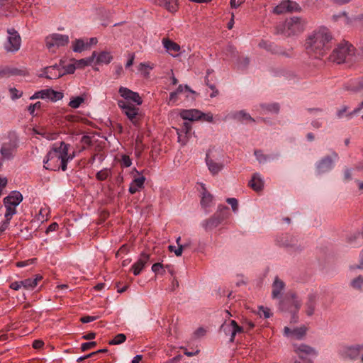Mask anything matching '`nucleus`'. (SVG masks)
I'll use <instances>...</instances> for the list:
<instances>
[{
    "label": "nucleus",
    "instance_id": "obj_1",
    "mask_svg": "<svg viewBox=\"0 0 363 363\" xmlns=\"http://www.w3.org/2000/svg\"><path fill=\"white\" fill-rule=\"evenodd\" d=\"M333 44V38L327 28H320L308 37L306 50L308 55L317 58H323Z\"/></svg>",
    "mask_w": 363,
    "mask_h": 363
},
{
    "label": "nucleus",
    "instance_id": "obj_2",
    "mask_svg": "<svg viewBox=\"0 0 363 363\" xmlns=\"http://www.w3.org/2000/svg\"><path fill=\"white\" fill-rule=\"evenodd\" d=\"M70 145L64 142H60V145L55 147L48 153L43 160L44 167L46 169L56 171L61 169H67V162L74 157V152L69 153Z\"/></svg>",
    "mask_w": 363,
    "mask_h": 363
},
{
    "label": "nucleus",
    "instance_id": "obj_3",
    "mask_svg": "<svg viewBox=\"0 0 363 363\" xmlns=\"http://www.w3.org/2000/svg\"><path fill=\"white\" fill-rule=\"evenodd\" d=\"M354 48L348 43L339 45L330 55V61L340 64L342 62H350L354 57Z\"/></svg>",
    "mask_w": 363,
    "mask_h": 363
},
{
    "label": "nucleus",
    "instance_id": "obj_4",
    "mask_svg": "<svg viewBox=\"0 0 363 363\" xmlns=\"http://www.w3.org/2000/svg\"><path fill=\"white\" fill-rule=\"evenodd\" d=\"M306 21L300 17L294 16L287 19L284 24L277 28V34H283L287 37L298 34L305 29Z\"/></svg>",
    "mask_w": 363,
    "mask_h": 363
},
{
    "label": "nucleus",
    "instance_id": "obj_5",
    "mask_svg": "<svg viewBox=\"0 0 363 363\" xmlns=\"http://www.w3.org/2000/svg\"><path fill=\"white\" fill-rule=\"evenodd\" d=\"M228 216V208L219 206L218 211L211 217L203 220L201 225L206 230H211L221 224Z\"/></svg>",
    "mask_w": 363,
    "mask_h": 363
},
{
    "label": "nucleus",
    "instance_id": "obj_6",
    "mask_svg": "<svg viewBox=\"0 0 363 363\" xmlns=\"http://www.w3.org/2000/svg\"><path fill=\"white\" fill-rule=\"evenodd\" d=\"M23 196L17 191H12L9 196L4 199V204L6 207L5 218L11 220L12 216L16 213V206L22 201Z\"/></svg>",
    "mask_w": 363,
    "mask_h": 363
},
{
    "label": "nucleus",
    "instance_id": "obj_7",
    "mask_svg": "<svg viewBox=\"0 0 363 363\" xmlns=\"http://www.w3.org/2000/svg\"><path fill=\"white\" fill-rule=\"evenodd\" d=\"M339 160L338 154L333 151L330 155H325L315 163V172L318 174L327 173L331 171Z\"/></svg>",
    "mask_w": 363,
    "mask_h": 363
},
{
    "label": "nucleus",
    "instance_id": "obj_8",
    "mask_svg": "<svg viewBox=\"0 0 363 363\" xmlns=\"http://www.w3.org/2000/svg\"><path fill=\"white\" fill-rule=\"evenodd\" d=\"M69 43V37L67 35L53 33L46 37V47L52 52H55L56 49L66 45Z\"/></svg>",
    "mask_w": 363,
    "mask_h": 363
},
{
    "label": "nucleus",
    "instance_id": "obj_9",
    "mask_svg": "<svg viewBox=\"0 0 363 363\" xmlns=\"http://www.w3.org/2000/svg\"><path fill=\"white\" fill-rule=\"evenodd\" d=\"M118 105L121 108L123 113L134 124L137 125L139 115V108L130 102L124 100H118Z\"/></svg>",
    "mask_w": 363,
    "mask_h": 363
},
{
    "label": "nucleus",
    "instance_id": "obj_10",
    "mask_svg": "<svg viewBox=\"0 0 363 363\" xmlns=\"http://www.w3.org/2000/svg\"><path fill=\"white\" fill-rule=\"evenodd\" d=\"M9 36L4 44V48L7 52H16L20 49L21 38L17 31L13 28L8 29Z\"/></svg>",
    "mask_w": 363,
    "mask_h": 363
},
{
    "label": "nucleus",
    "instance_id": "obj_11",
    "mask_svg": "<svg viewBox=\"0 0 363 363\" xmlns=\"http://www.w3.org/2000/svg\"><path fill=\"white\" fill-rule=\"evenodd\" d=\"M294 351L301 359H310L318 355L316 350L306 344H294Z\"/></svg>",
    "mask_w": 363,
    "mask_h": 363
},
{
    "label": "nucleus",
    "instance_id": "obj_12",
    "mask_svg": "<svg viewBox=\"0 0 363 363\" xmlns=\"http://www.w3.org/2000/svg\"><path fill=\"white\" fill-rule=\"evenodd\" d=\"M18 147V143L16 140H9L4 142L0 150L2 160H11L13 158Z\"/></svg>",
    "mask_w": 363,
    "mask_h": 363
},
{
    "label": "nucleus",
    "instance_id": "obj_13",
    "mask_svg": "<svg viewBox=\"0 0 363 363\" xmlns=\"http://www.w3.org/2000/svg\"><path fill=\"white\" fill-rule=\"evenodd\" d=\"M363 351V345L356 344L351 346H346L342 347L340 354L341 357L344 359H349L351 360L357 359L361 352Z\"/></svg>",
    "mask_w": 363,
    "mask_h": 363
},
{
    "label": "nucleus",
    "instance_id": "obj_14",
    "mask_svg": "<svg viewBox=\"0 0 363 363\" xmlns=\"http://www.w3.org/2000/svg\"><path fill=\"white\" fill-rule=\"evenodd\" d=\"M300 10L298 4L293 1L283 0L274 9V13L276 14H282L286 12H294Z\"/></svg>",
    "mask_w": 363,
    "mask_h": 363
},
{
    "label": "nucleus",
    "instance_id": "obj_15",
    "mask_svg": "<svg viewBox=\"0 0 363 363\" xmlns=\"http://www.w3.org/2000/svg\"><path fill=\"white\" fill-rule=\"evenodd\" d=\"M118 93L125 101L134 102L138 106L142 104V99L137 92L133 91L126 87L121 86L118 89Z\"/></svg>",
    "mask_w": 363,
    "mask_h": 363
},
{
    "label": "nucleus",
    "instance_id": "obj_16",
    "mask_svg": "<svg viewBox=\"0 0 363 363\" xmlns=\"http://www.w3.org/2000/svg\"><path fill=\"white\" fill-rule=\"evenodd\" d=\"M221 329L223 330L226 335L230 336V342H233L235 340V337L237 334L243 332V328L239 326L235 320H230L228 324L223 325L221 326Z\"/></svg>",
    "mask_w": 363,
    "mask_h": 363
},
{
    "label": "nucleus",
    "instance_id": "obj_17",
    "mask_svg": "<svg viewBox=\"0 0 363 363\" xmlns=\"http://www.w3.org/2000/svg\"><path fill=\"white\" fill-rule=\"evenodd\" d=\"M150 261H151L150 255L146 252H142L137 262L131 267L133 274L135 276L139 275Z\"/></svg>",
    "mask_w": 363,
    "mask_h": 363
},
{
    "label": "nucleus",
    "instance_id": "obj_18",
    "mask_svg": "<svg viewBox=\"0 0 363 363\" xmlns=\"http://www.w3.org/2000/svg\"><path fill=\"white\" fill-rule=\"evenodd\" d=\"M307 328L301 326L300 328H296L290 329L288 327H285L284 330V334L287 337L291 340H302L306 335Z\"/></svg>",
    "mask_w": 363,
    "mask_h": 363
},
{
    "label": "nucleus",
    "instance_id": "obj_19",
    "mask_svg": "<svg viewBox=\"0 0 363 363\" xmlns=\"http://www.w3.org/2000/svg\"><path fill=\"white\" fill-rule=\"evenodd\" d=\"M191 130L192 126L191 123L187 121L184 122L182 127L177 130L179 143L185 145L191 135Z\"/></svg>",
    "mask_w": 363,
    "mask_h": 363
},
{
    "label": "nucleus",
    "instance_id": "obj_20",
    "mask_svg": "<svg viewBox=\"0 0 363 363\" xmlns=\"http://www.w3.org/2000/svg\"><path fill=\"white\" fill-rule=\"evenodd\" d=\"M134 172L136 173V174L134 176V179L130 183L128 189L131 194H135L139 191V189H142L145 181V177L141 175L136 169H134Z\"/></svg>",
    "mask_w": 363,
    "mask_h": 363
},
{
    "label": "nucleus",
    "instance_id": "obj_21",
    "mask_svg": "<svg viewBox=\"0 0 363 363\" xmlns=\"http://www.w3.org/2000/svg\"><path fill=\"white\" fill-rule=\"evenodd\" d=\"M62 93L56 91L52 89L42 90L35 94V98L48 99L52 101H56L62 98Z\"/></svg>",
    "mask_w": 363,
    "mask_h": 363
},
{
    "label": "nucleus",
    "instance_id": "obj_22",
    "mask_svg": "<svg viewBox=\"0 0 363 363\" xmlns=\"http://www.w3.org/2000/svg\"><path fill=\"white\" fill-rule=\"evenodd\" d=\"M203 113L197 109L182 110L180 116L185 121H194L201 119Z\"/></svg>",
    "mask_w": 363,
    "mask_h": 363
},
{
    "label": "nucleus",
    "instance_id": "obj_23",
    "mask_svg": "<svg viewBox=\"0 0 363 363\" xmlns=\"http://www.w3.org/2000/svg\"><path fill=\"white\" fill-rule=\"evenodd\" d=\"M254 155L256 157L257 160L260 164H265L269 162L274 161L278 160L279 157V154L278 153H271L266 155L264 154L261 150H255Z\"/></svg>",
    "mask_w": 363,
    "mask_h": 363
},
{
    "label": "nucleus",
    "instance_id": "obj_24",
    "mask_svg": "<svg viewBox=\"0 0 363 363\" xmlns=\"http://www.w3.org/2000/svg\"><path fill=\"white\" fill-rule=\"evenodd\" d=\"M285 284L279 277H275L272 284V296L273 298H280L282 291L284 289Z\"/></svg>",
    "mask_w": 363,
    "mask_h": 363
},
{
    "label": "nucleus",
    "instance_id": "obj_25",
    "mask_svg": "<svg viewBox=\"0 0 363 363\" xmlns=\"http://www.w3.org/2000/svg\"><path fill=\"white\" fill-rule=\"evenodd\" d=\"M159 6L164 8L169 12H175L178 9L179 0H154Z\"/></svg>",
    "mask_w": 363,
    "mask_h": 363
},
{
    "label": "nucleus",
    "instance_id": "obj_26",
    "mask_svg": "<svg viewBox=\"0 0 363 363\" xmlns=\"http://www.w3.org/2000/svg\"><path fill=\"white\" fill-rule=\"evenodd\" d=\"M346 89L356 93L363 89V78L351 79L345 86Z\"/></svg>",
    "mask_w": 363,
    "mask_h": 363
},
{
    "label": "nucleus",
    "instance_id": "obj_27",
    "mask_svg": "<svg viewBox=\"0 0 363 363\" xmlns=\"http://www.w3.org/2000/svg\"><path fill=\"white\" fill-rule=\"evenodd\" d=\"M206 161L209 171L213 174H218L223 167V164L216 162L213 160L211 159L208 156V154L206 155Z\"/></svg>",
    "mask_w": 363,
    "mask_h": 363
},
{
    "label": "nucleus",
    "instance_id": "obj_28",
    "mask_svg": "<svg viewBox=\"0 0 363 363\" xmlns=\"http://www.w3.org/2000/svg\"><path fill=\"white\" fill-rule=\"evenodd\" d=\"M62 74L57 65L47 67L44 70V75L48 79H57Z\"/></svg>",
    "mask_w": 363,
    "mask_h": 363
},
{
    "label": "nucleus",
    "instance_id": "obj_29",
    "mask_svg": "<svg viewBox=\"0 0 363 363\" xmlns=\"http://www.w3.org/2000/svg\"><path fill=\"white\" fill-rule=\"evenodd\" d=\"M315 304L316 296L313 294H309L306 303V313L307 315L311 316L314 313Z\"/></svg>",
    "mask_w": 363,
    "mask_h": 363
},
{
    "label": "nucleus",
    "instance_id": "obj_30",
    "mask_svg": "<svg viewBox=\"0 0 363 363\" xmlns=\"http://www.w3.org/2000/svg\"><path fill=\"white\" fill-rule=\"evenodd\" d=\"M249 185L253 190L256 191L262 190L263 187V181L260 174L257 173L254 174L252 179L249 182Z\"/></svg>",
    "mask_w": 363,
    "mask_h": 363
},
{
    "label": "nucleus",
    "instance_id": "obj_31",
    "mask_svg": "<svg viewBox=\"0 0 363 363\" xmlns=\"http://www.w3.org/2000/svg\"><path fill=\"white\" fill-rule=\"evenodd\" d=\"M201 204L203 207L206 208L210 206L213 201V196L206 190L204 185H202Z\"/></svg>",
    "mask_w": 363,
    "mask_h": 363
},
{
    "label": "nucleus",
    "instance_id": "obj_32",
    "mask_svg": "<svg viewBox=\"0 0 363 363\" xmlns=\"http://www.w3.org/2000/svg\"><path fill=\"white\" fill-rule=\"evenodd\" d=\"M162 43L166 50L172 55H174L180 50V46L169 39L164 38Z\"/></svg>",
    "mask_w": 363,
    "mask_h": 363
},
{
    "label": "nucleus",
    "instance_id": "obj_33",
    "mask_svg": "<svg viewBox=\"0 0 363 363\" xmlns=\"http://www.w3.org/2000/svg\"><path fill=\"white\" fill-rule=\"evenodd\" d=\"M259 47L266 50L271 52L275 54H281V52L279 51V48L274 45V43H268L265 40H262L259 43Z\"/></svg>",
    "mask_w": 363,
    "mask_h": 363
},
{
    "label": "nucleus",
    "instance_id": "obj_34",
    "mask_svg": "<svg viewBox=\"0 0 363 363\" xmlns=\"http://www.w3.org/2000/svg\"><path fill=\"white\" fill-rule=\"evenodd\" d=\"M96 63L97 64H108L112 60L113 57L110 52L106 51L101 52L98 55H96Z\"/></svg>",
    "mask_w": 363,
    "mask_h": 363
},
{
    "label": "nucleus",
    "instance_id": "obj_35",
    "mask_svg": "<svg viewBox=\"0 0 363 363\" xmlns=\"http://www.w3.org/2000/svg\"><path fill=\"white\" fill-rule=\"evenodd\" d=\"M260 108L263 111V113H278L279 111V106L278 104H260Z\"/></svg>",
    "mask_w": 363,
    "mask_h": 363
},
{
    "label": "nucleus",
    "instance_id": "obj_36",
    "mask_svg": "<svg viewBox=\"0 0 363 363\" xmlns=\"http://www.w3.org/2000/svg\"><path fill=\"white\" fill-rule=\"evenodd\" d=\"M232 118L235 120L240 121H255V120L250 116V115L243 110L236 111V112H234L233 113H232Z\"/></svg>",
    "mask_w": 363,
    "mask_h": 363
},
{
    "label": "nucleus",
    "instance_id": "obj_37",
    "mask_svg": "<svg viewBox=\"0 0 363 363\" xmlns=\"http://www.w3.org/2000/svg\"><path fill=\"white\" fill-rule=\"evenodd\" d=\"M89 48L88 42H84L82 39L76 40L73 43V50L77 52H81L84 50Z\"/></svg>",
    "mask_w": 363,
    "mask_h": 363
},
{
    "label": "nucleus",
    "instance_id": "obj_38",
    "mask_svg": "<svg viewBox=\"0 0 363 363\" xmlns=\"http://www.w3.org/2000/svg\"><path fill=\"white\" fill-rule=\"evenodd\" d=\"M291 305L289 311L293 313H297L301 306V302L296 294L291 295Z\"/></svg>",
    "mask_w": 363,
    "mask_h": 363
},
{
    "label": "nucleus",
    "instance_id": "obj_39",
    "mask_svg": "<svg viewBox=\"0 0 363 363\" xmlns=\"http://www.w3.org/2000/svg\"><path fill=\"white\" fill-rule=\"evenodd\" d=\"M96 56V52H94L92 53V55L90 57H89L87 59H82V60H77L75 64L77 66V68H82V67H84L85 66L90 65L91 62H93Z\"/></svg>",
    "mask_w": 363,
    "mask_h": 363
},
{
    "label": "nucleus",
    "instance_id": "obj_40",
    "mask_svg": "<svg viewBox=\"0 0 363 363\" xmlns=\"http://www.w3.org/2000/svg\"><path fill=\"white\" fill-rule=\"evenodd\" d=\"M84 97L82 96L72 98L69 103V106L72 108H77L84 102Z\"/></svg>",
    "mask_w": 363,
    "mask_h": 363
},
{
    "label": "nucleus",
    "instance_id": "obj_41",
    "mask_svg": "<svg viewBox=\"0 0 363 363\" xmlns=\"http://www.w3.org/2000/svg\"><path fill=\"white\" fill-rule=\"evenodd\" d=\"M21 284H23V288L27 290H32L36 287L35 281H33V279L31 278L21 281Z\"/></svg>",
    "mask_w": 363,
    "mask_h": 363
},
{
    "label": "nucleus",
    "instance_id": "obj_42",
    "mask_svg": "<svg viewBox=\"0 0 363 363\" xmlns=\"http://www.w3.org/2000/svg\"><path fill=\"white\" fill-rule=\"evenodd\" d=\"M110 175V170L104 169L96 173V177L99 181L106 180Z\"/></svg>",
    "mask_w": 363,
    "mask_h": 363
},
{
    "label": "nucleus",
    "instance_id": "obj_43",
    "mask_svg": "<svg viewBox=\"0 0 363 363\" xmlns=\"http://www.w3.org/2000/svg\"><path fill=\"white\" fill-rule=\"evenodd\" d=\"M126 340V337L124 334H118L115 336V337L109 341L110 345H119L125 342Z\"/></svg>",
    "mask_w": 363,
    "mask_h": 363
},
{
    "label": "nucleus",
    "instance_id": "obj_44",
    "mask_svg": "<svg viewBox=\"0 0 363 363\" xmlns=\"http://www.w3.org/2000/svg\"><path fill=\"white\" fill-rule=\"evenodd\" d=\"M333 18L335 21H341L343 23H347L349 21L348 17L345 12H340L338 14H335L333 16Z\"/></svg>",
    "mask_w": 363,
    "mask_h": 363
},
{
    "label": "nucleus",
    "instance_id": "obj_45",
    "mask_svg": "<svg viewBox=\"0 0 363 363\" xmlns=\"http://www.w3.org/2000/svg\"><path fill=\"white\" fill-rule=\"evenodd\" d=\"M249 63H250V60L248 57H239L237 65H238V69H244L247 68Z\"/></svg>",
    "mask_w": 363,
    "mask_h": 363
},
{
    "label": "nucleus",
    "instance_id": "obj_46",
    "mask_svg": "<svg viewBox=\"0 0 363 363\" xmlns=\"http://www.w3.org/2000/svg\"><path fill=\"white\" fill-rule=\"evenodd\" d=\"M168 248L170 252H174L176 256L179 257L182 255V252L183 250L185 249V246L183 245H179V247L177 248L175 246L169 245Z\"/></svg>",
    "mask_w": 363,
    "mask_h": 363
},
{
    "label": "nucleus",
    "instance_id": "obj_47",
    "mask_svg": "<svg viewBox=\"0 0 363 363\" xmlns=\"http://www.w3.org/2000/svg\"><path fill=\"white\" fill-rule=\"evenodd\" d=\"M351 286L355 289H360L363 286V277L359 276L358 277L354 279L351 282Z\"/></svg>",
    "mask_w": 363,
    "mask_h": 363
},
{
    "label": "nucleus",
    "instance_id": "obj_48",
    "mask_svg": "<svg viewBox=\"0 0 363 363\" xmlns=\"http://www.w3.org/2000/svg\"><path fill=\"white\" fill-rule=\"evenodd\" d=\"M152 271L153 272H155V274H164L165 270H164V266L160 263V262H157V263H155L152 266Z\"/></svg>",
    "mask_w": 363,
    "mask_h": 363
},
{
    "label": "nucleus",
    "instance_id": "obj_49",
    "mask_svg": "<svg viewBox=\"0 0 363 363\" xmlns=\"http://www.w3.org/2000/svg\"><path fill=\"white\" fill-rule=\"evenodd\" d=\"M277 242L279 246L290 247L294 245L291 241L287 240L286 237H279L277 238Z\"/></svg>",
    "mask_w": 363,
    "mask_h": 363
},
{
    "label": "nucleus",
    "instance_id": "obj_50",
    "mask_svg": "<svg viewBox=\"0 0 363 363\" xmlns=\"http://www.w3.org/2000/svg\"><path fill=\"white\" fill-rule=\"evenodd\" d=\"M121 164L123 167H128L132 164V160L128 155H123L121 159Z\"/></svg>",
    "mask_w": 363,
    "mask_h": 363
},
{
    "label": "nucleus",
    "instance_id": "obj_51",
    "mask_svg": "<svg viewBox=\"0 0 363 363\" xmlns=\"http://www.w3.org/2000/svg\"><path fill=\"white\" fill-rule=\"evenodd\" d=\"M185 91H188L192 94H196V92L191 90L190 87L187 85H185L184 86H183L182 85H179L177 90L175 91V92H177V95Z\"/></svg>",
    "mask_w": 363,
    "mask_h": 363
},
{
    "label": "nucleus",
    "instance_id": "obj_52",
    "mask_svg": "<svg viewBox=\"0 0 363 363\" xmlns=\"http://www.w3.org/2000/svg\"><path fill=\"white\" fill-rule=\"evenodd\" d=\"M259 314L261 317L264 316L265 318H268L271 315L270 310L263 306L259 308Z\"/></svg>",
    "mask_w": 363,
    "mask_h": 363
},
{
    "label": "nucleus",
    "instance_id": "obj_53",
    "mask_svg": "<svg viewBox=\"0 0 363 363\" xmlns=\"http://www.w3.org/2000/svg\"><path fill=\"white\" fill-rule=\"evenodd\" d=\"M227 203L230 204L232 207V209L234 212H236L238 208V201L235 198H228L226 200Z\"/></svg>",
    "mask_w": 363,
    "mask_h": 363
},
{
    "label": "nucleus",
    "instance_id": "obj_54",
    "mask_svg": "<svg viewBox=\"0 0 363 363\" xmlns=\"http://www.w3.org/2000/svg\"><path fill=\"white\" fill-rule=\"evenodd\" d=\"M96 345V342H84L81 345V350L82 352L86 351L88 350L92 349L95 347Z\"/></svg>",
    "mask_w": 363,
    "mask_h": 363
},
{
    "label": "nucleus",
    "instance_id": "obj_55",
    "mask_svg": "<svg viewBox=\"0 0 363 363\" xmlns=\"http://www.w3.org/2000/svg\"><path fill=\"white\" fill-rule=\"evenodd\" d=\"M14 74V70L8 67H0V77L9 76Z\"/></svg>",
    "mask_w": 363,
    "mask_h": 363
},
{
    "label": "nucleus",
    "instance_id": "obj_56",
    "mask_svg": "<svg viewBox=\"0 0 363 363\" xmlns=\"http://www.w3.org/2000/svg\"><path fill=\"white\" fill-rule=\"evenodd\" d=\"M9 92L12 99H17L21 96L22 93L19 92L16 88H10Z\"/></svg>",
    "mask_w": 363,
    "mask_h": 363
},
{
    "label": "nucleus",
    "instance_id": "obj_57",
    "mask_svg": "<svg viewBox=\"0 0 363 363\" xmlns=\"http://www.w3.org/2000/svg\"><path fill=\"white\" fill-rule=\"evenodd\" d=\"M41 107V103L40 101L36 102L34 104H30L28 108V111L31 115H34V112L36 109H39Z\"/></svg>",
    "mask_w": 363,
    "mask_h": 363
},
{
    "label": "nucleus",
    "instance_id": "obj_58",
    "mask_svg": "<svg viewBox=\"0 0 363 363\" xmlns=\"http://www.w3.org/2000/svg\"><path fill=\"white\" fill-rule=\"evenodd\" d=\"M363 108V101L360 103V104L359 105V106L356 108H354L352 112L347 113L346 115V116L347 117L348 119H350L352 118V116L357 113H358L361 109Z\"/></svg>",
    "mask_w": 363,
    "mask_h": 363
},
{
    "label": "nucleus",
    "instance_id": "obj_59",
    "mask_svg": "<svg viewBox=\"0 0 363 363\" xmlns=\"http://www.w3.org/2000/svg\"><path fill=\"white\" fill-rule=\"evenodd\" d=\"M123 72V67L121 65H116L114 67V74L116 76V78L120 77Z\"/></svg>",
    "mask_w": 363,
    "mask_h": 363
},
{
    "label": "nucleus",
    "instance_id": "obj_60",
    "mask_svg": "<svg viewBox=\"0 0 363 363\" xmlns=\"http://www.w3.org/2000/svg\"><path fill=\"white\" fill-rule=\"evenodd\" d=\"M21 287H23V284H21V281H14L10 284V288L16 291L19 290Z\"/></svg>",
    "mask_w": 363,
    "mask_h": 363
},
{
    "label": "nucleus",
    "instance_id": "obj_61",
    "mask_svg": "<svg viewBox=\"0 0 363 363\" xmlns=\"http://www.w3.org/2000/svg\"><path fill=\"white\" fill-rule=\"evenodd\" d=\"M177 99V92L173 91V92L170 93V94H169V99L168 104H173L176 102Z\"/></svg>",
    "mask_w": 363,
    "mask_h": 363
},
{
    "label": "nucleus",
    "instance_id": "obj_62",
    "mask_svg": "<svg viewBox=\"0 0 363 363\" xmlns=\"http://www.w3.org/2000/svg\"><path fill=\"white\" fill-rule=\"evenodd\" d=\"M77 69V66L74 64H70L65 67V72L67 74H72Z\"/></svg>",
    "mask_w": 363,
    "mask_h": 363
},
{
    "label": "nucleus",
    "instance_id": "obj_63",
    "mask_svg": "<svg viewBox=\"0 0 363 363\" xmlns=\"http://www.w3.org/2000/svg\"><path fill=\"white\" fill-rule=\"evenodd\" d=\"M347 111V106H342L340 109H338L337 111V118H342L344 116V114L346 113Z\"/></svg>",
    "mask_w": 363,
    "mask_h": 363
},
{
    "label": "nucleus",
    "instance_id": "obj_64",
    "mask_svg": "<svg viewBox=\"0 0 363 363\" xmlns=\"http://www.w3.org/2000/svg\"><path fill=\"white\" fill-rule=\"evenodd\" d=\"M43 345H44V342L40 340H35L33 342V347L35 349H40L43 347Z\"/></svg>",
    "mask_w": 363,
    "mask_h": 363
}]
</instances>
